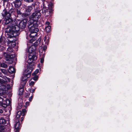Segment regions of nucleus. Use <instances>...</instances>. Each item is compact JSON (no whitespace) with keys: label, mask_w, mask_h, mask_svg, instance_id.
Returning <instances> with one entry per match:
<instances>
[{"label":"nucleus","mask_w":132,"mask_h":132,"mask_svg":"<svg viewBox=\"0 0 132 132\" xmlns=\"http://www.w3.org/2000/svg\"><path fill=\"white\" fill-rule=\"evenodd\" d=\"M39 71V70L38 69H36L35 71L32 74V75L33 76H34L36 74L38 73Z\"/></svg>","instance_id":"c756f323"},{"label":"nucleus","mask_w":132,"mask_h":132,"mask_svg":"<svg viewBox=\"0 0 132 132\" xmlns=\"http://www.w3.org/2000/svg\"><path fill=\"white\" fill-rule=\"evenodd\" d=\"M51 27L50 26H48L46 27L45 29L46 31L47 32H50L51 30Z\"/></svg>","instance_id":"b1692460"},{"label":"nucleus","mask_w":132,"mask_h":132,"mask_svg":"<svg viewBox=\"0 0 132 132\" xmlns=\"http://www.w3.org/2000/svg\"><path fill=\"white\" fill-rule=\"evenodd\" d=\"M19 131H16L15 132H18Z\"/></svg>","instance_id":"3c124183"},{"label":"nucleus","mask_w":132,"mask_h":132,"mask_svg":"<svg viewBox=\"0 0 132 132\" xmlns=\"http://www.w3.org/2000/svg\"><path fill=\"white\" fill-rule=\"evenodd\" d=\"M3 110L1 109H0V113H3Z\"/></svg>","instance_id":"37998d69"},{"label":"nucleus","mask_w":132,"mask_h":132,"mask_svg":"<svg viewBox=\"0 0 132 132\" xmlns=\"http://www.w3.org/2000/svg\"><path fill=\"white\" fill-rule=\"evenodd\" d=\"M26 111V110L25 109H22V112L20 111H18L16 115V118H19L21 115L23 116H24Z\"/></svg>","instance_id":"9b49d317"},{"label":"nucleus","mask_w":132,"mask_h":132,"mask_svg":"<svg viewBox=\"0 0 132 132\" xmlns=\"http://www.w3.org/2000/svg\"><path fill=\"white\" fill-rule=\"evenodd\" d=\"M5 82V81L3 80L0 79V86L3 85L2 84H3V83Z\"/></svg>","instance_id":"c9c22d12"},{"label":"nucleus","mask_w":132,"mask_h":132,"mask_svg":"<svg viewBox=\"0 0 132 132\" xmlns=\"http://www.w3.org/2000/svg\"><path fill=\"white\" fill-rule=\"evenodd\" d=\"M19 94L20 95H22L23 94V89L22 88H20L19 89Z\"/></svg>","instance_id":"bb28decb"},{"label":"nucleus","mask_w":132,"mask_h":132,"mask_svg":"<svg viewBox=\"0 0 132 132\" xmlns=\"http://www.w3.org/2000/svg\"><path fill=\"white\" fill-rule=\"evenodd\" d=\"M34 84H35L34 82L33 81H31L29 82V85L31 86H33V85Z\"/></svg>","instance_id":"7c9ffc66"},{"label":"nucleus","mask_w":132,"mask_h":132,"mask_svg":"<svg viewBox=\"0 0 132 132\" xmlns=\"http://www.w3.org/2000/svg\"><path fill=\"white\" fill-rule=\"evenodd\" d=\"M13 51V50L11 47H9L7 49V52L6 53L5 52L4 53V56H6L7 57H8L10 55V54Z\"/></svg>","instance_id":"f8f14e48"},{"label":"nucleus","mask_w":132,"mask_h":132,"mask_svg":"<svg viewBox=\"0 0 132 132\" xmlns=\"http://www.w3.org/2000/svg\"><path fill=\"white\" fill-rule=\"evenodd\" d=\"M29 59L28 60V62H31L33 61V60H35L37 59V56L35 55H30L29 56Z\"/></svg>","instance_id":"2eb2a0df"},{"label":"nucleus","mask_w":132,"mask_h":132,"mask_svg":"<svg viewBox=\"0 0 132 132\" xmlns=\"http://www.w3.org/2000/svg\"><path fill=\"white\" fill-rule=\"evenodd\" d=\"M23 117H21V121H23Z\"/></svg>","instance_id":"de8ad7c7"},{"label":"nucleus","mask_w":132,"mask_h":132,"mask_svg":"<svg viewBox=\"0 0 132 132\" xmlns=\"http://www.w3.org/2000/svg\"><path fill=\"white\" fill-rule=\"evenodd\" d=\"M39 50L40 55V56H44L45 51L43 50V49H42V47H40Z\"/></svg>","instance_id":"f3484780"},{"label":"nucleus","mask_w":132,"mask_h":132,"mask_svg":"<svg viewBox=\"0 0 132 132\" xmlns=\"http://www.w3.org/2000/svg\"><path fill=\"white\" fill-rule=\"evenodd\" d=\"M47 47H45L43 48L42 47V49H43V50H44L45 51V50H46V49Z\"/></svg>","instance_id":"c03bdc74"},{"label":"nucleus","mask_w":132,"mask_h":132,"mask_svg":"<svg viewBox=\"0 0 132 132\" xmlns=\"http://www.w3.org/2000/svg\"><path fill=\"white\" fill-rule=\"evenodd\" d=\"M35 89L31 88L30 90V92L32 93H33L35 91Z\"/></svg>","instance_id":"4c0bfd02"},{"label":"nucleus","mask_w":132,"mask_h":132,"mask_svg":"<svg viewBox=\"0 0 132 132\" xmlns=\"http://www.w3.org/2000/svg\"><path fill=\"white\" fill-rule=\"evenodd\" d=\"M34 37L35 36L32 37H33L30 39L29 42V43H32L34 41L35 39Z\"/></svg>","instance_id":"cd10ccee"},{"label":"nucleus","mask_w":132,"mask_h":132,"mask_svg":"<svg viewBox=\"0 0 132 132\" xmlns=\"http://www.w3.org/2000/svg\"><path fill=\"white\" fill-rule=\"evenodd\" d=\"M51 10L48 7L46 6L44 4L42 8V13L43 15L47 17L50 15Z\"/></svg>","instance_id":"39448f33"},{"label":"nucleus","mask_w":132,"mask_h":132,"mask_svg":"<svg viewBox=\"0 0 132 132\" xmlns=\"http://www.w3.org/2000/svg\"><path fill=\"white\" fill-rule=\"evenodd\" d=\"M4 79L5 80H3L5 81V82L3 83V84L5 83L6 82H7L8 81L9 82L10 81V79L9 78H7L6 77H5Z\"/></svg>","instance_id":"393cba45"},{"label":"nucleus","mask_w":132,"mask_h":132,"mask_svg":"<svg viewBox=\"0 0 132 132\" xmlns=\"http://www.w3.org/2000/svg\"><path fill=\"white\" fill-rule=\"evenodd\" d=\"M22 108V105L21 104L20 105H19L18 106V108L19 109H20Z\"/></svg>","instance_id":"79ce46f5"},{"label":"nucleus","mask_w":132,"mask_h":132,"mask_svg":"<svg viewBox=\"0 0 132 132\" xmlns=\"http://www.w3.org/2000/svg\"><path fill=\"white\" fill-rule=\"evenodd\" d=\"M6 122L4 118H0V124H4Z\"/></svg>","instance_id":"5701e85b"},{"label":"nucleus","mask_w":132,"mask_h":132,"mask_svg":"<svg viewBox=\"0 0 132 132\" xmlns=\"http://www.w3.org/2000/svg\"><path fill=\"white\" fill-rule=\"evenodd\" d=\"M32 9L33 8L31 6H29L27 7L24 16H26L30 15V12Z\"/></svg>","instance_id":"9d476101"},{"label":"nucleus","mask_w":132,"mask_h":132,"mask_svg":"<svg viewBox=\"0 0 132 132\" xmlns=\"http://www.w3.org/2000/svg\"><path fill=\"white\" fill-rule=\"evenodd\" d=\"M2 15L3 16L5 17L4 19L5 24H7L9 23L12 22V24L13 25V22H14L12 21V19L10 18L11 14L8 13L6 10H4L3 11Z\"/></svg>","instance_id":"7ed1b4c3"},{"label":"nucleus","mask_w":132,"mask_h":132,"mask_svg":"<svg viewBox=\"0 0 132 132\" xmlns=\"http://www.w3.org/2000/svg\"><path fill=\"white\" fill-rule=\"evenodd\" d=\"M46 24L48 25V26L50 24V23L49 22H46Z\"/></svg>","instance_id":"49530a36"},{"label":"nucleus","mask_w":132,"mask_h":132,"mask_svg":"<svg viewBox=\"0 0 132 132\" xmlns=\"http://www.w3.org/2000/svg\"><path fill=\"white\" fill-rule=\"evenodd\" d=\"M26 105V106H28L29 104V102H26L25 103Z\"/></svg>","instance_id":"a19ab883"},{"label":"nucleus","mask_w":132,"mask_h":132,"mask_svg":"<svg viewBox=\"0 0 132 132\" xmlns=\"http://www.w3.org/2000/svg\"><path fill=\"white\" fill-rule=\"evenodd\" d=\"M1 66L2 67L4 68H6L7 67V65L4 63L1 64Z\"/></svg>","instance_id":"c85d7f7f"},{"label":"nucleus","mask_w":132,"mask_h":132,"mask_svg":"<svg viewBox=\"0 0 132 132\" xmlns=\"http://www.w3.org/2000/svg\"><path fill=\"white\" fill-rule=\"evenodd\" d=\"M34 77L33 78V79L35 80H37L38 78V77L37 76L35 75Z\"/></svg>","instance_id":"f704fd0d"},{"label":"nucleus","mask_w":132,"mask_h":132,"mask_svg":"<svg viewBox=\"0 0 132 132\" xmlns=\"http://www.w3.org/2000/svg\"><path fill=\"white\" fill-rule=\"evenodd\" d=\"M16 118V120L14 125V127L15 129H16V131H19L21 128V125L20 124L19 118Z\"/></svg>","instance_id":"6e6552de"},{"label":"nucleus","mask_w":132,"mask_h":132,"mask_svg":"<svg viewBox=\"0 0 132 132\" xmlns=\"http://www.w3.org/2000/svg\"><path fill=\"white\" fill-rule=\"evenodd\" d=\"M33 97L32 96H31L30 97L29 99V101L31 102L32 99Z\"/></svg>","instance_id":"ea45409f"},{"label":"nucleus","mask_w":132,"mask_h":132,"mask_svg":"<svg viewBox=\"0 0 132 132\" xmlns=\"http://www.w3.org/2000/svg\"><path fill=\"white\" fill-rule=\"evenodd\" d=\"M1 72L4 74H6V71L4 69H1Z\"/></svg>","instance_id":"72a5a7b5"},{"label":"nucleus","mask_w":132,"mask_h":132,"mask_svg":"<svg viewBox=\"0 0 132 132\" xmlns=\"http://www.w3.org/2000/svg\"><path fill=\"white\" fill-rule=\"evenodd\" d=\"M17 13L18 15L21 14L22 13L20 10H19L18 9H17Z\"/></svg>","instance_id":"e433bc0d"},{"label":"nucleus","mask_w":132,"mask_h":132,"mask_svg":"<svg viewBox=\"0 0 132 132\" xmlns=\"http://www.w3.org/2000/svg\"><path fill=\"white\" fill-rule=\"evenodd\" d=\"M4 85L5 86L6 88L7 89V90L8 89H10L11 88L9 84L5 85Z\"/></svg>","instance_id":"473e14b6"},{"label":"nucleus","mask_w":132,"mask_h":132,"mask_svg":"<svg viewBox=\"0 0 132 132\" xmlns=\"http://www.w3.org/2000/svg\"><path fill=\"white\" fill-rule=\"evenodd\" d=\"M12 32V34L13 36H9V37H7V39L9 42L10 43H12L11 45L12 46L14 47L16 45L15 43V41L16 40L15 39L14 40H12V38L13 39L14 38H15V37L17 36L18 34L16 33L15 34V33H14V32Z\"/></svg>","instance_id":"423d86ee"},{"label":"nucleus","mask_w":132,"mask_h":132,"mask_svg":"<svg viewBox=\"0 0 132 132\" xmlns=\"http://www.w3.org/2000/svg\"><path fill=\"white\" fill-rule=\"evenodd\" d=\"M24 1H25L28 2H30L33 1V0H24Z\"/></svg>","instance_id":"58836bf2"},{"label":"nucleus","mask_w":132,"mask_h":132,"mask_svg":"<svg viewBox=\"0 0 132 132\" xmlns=\"http://www.w3.org/2000/svg\"><path fill=\"white\" fill-rule=\"evenodd\" d=\"M44 56H42L41 57L40 59V62L41 63H43L44 61Z\"/></svg>","instance_id":"2f4dec72"},{"label":"nucleus","mask_w":132,"mask_h":132,"mask_svg":"<svg viewBox=\"0 0 132 132\" xmlns=\"http://www.w3.org/2000/svg\"><path fill=\"white\" fill-rule=\"evenodd\" d=\"M33 20H29L28 22V27L29 30L31 32V37L35 36L37 35V33L39 29L37 28V25L35 23H33Z\"/></svg>","instance_id":"f03ea898"},{"label":"nucleus","mask_w":132,"mask_h":132,"mask_svg":"<svg viewBox=\"0 0 132 132\" xmlns=\"http://www.w3.org/2000/svg\"><path fill=\"white\" fill-rule=\"evenodd\" d=\"M43 2H44L46 0H41Z\"/></svg>","instance_id":"09e8293b"},{"label":"nucleus","mask_w":132,"mask_h":132,"mask_svg":"<svg viewBox=\"0 0 132 132\" xmlns=\"http://www.w3.org/2000/svg\"><path fill=\"white\" fill-rule=\"evenodd\" d=\"M9 73H13L15 72V69L12 67H10L8 70Z\"/></svg>","instance_id":"6ab92c4d"},{"label":"nucleus","mask_w":132,"mask_h":132,"mask_svg":"<svg viewBox=\"0 0 132 132\" xmlns=\"http://www.w3.org/2000/svg\"><path fill=\"white\" fill-rule=\"evenodd\" d=\"M41 40V38H39L38 40L36 41L34 44V45H33L35 46L36 47L37 45L39 44Z\"/></svg>","instance_id":"4be33fe9"},{"label":"nucleus","mask_w":132,"mask_h":132,"mask_svg":"<svg viewBox=\"0 0 132 132\" xmlns=\"http://www.w3.org/2000/svg\"><path fill=\"white\" fill-rule=\"evenodd\" d=\"M36 47L32 45L28 47L27 49V52L31 53L33 52L36 50Z\"/></svg>","instance_id":"4468645a"},{"label":"nucleus","mask_w":132,"mask_h":132,"mask_svg":"<svg viewBox=\"0 0 132 132\" xmlns=\"http://www.w3.org/2000/svg\"><path fill=\"white\" fill-rule=\"evenodd\" d=\"M44 41L45 42V43L48 44L49 42V38L48 36H45Z\"/></svg>","instance_id":"aec40b11"},{"label":"nucleus","mask_w":132,"mask_h":132,"mask_svg":"<svg viewBox=\"0 0 132 132\" xmlns=\"http://www.w3.org/2000/svg\"><path fill=\"white\" fill-rule=\"evenodd\" d=\"M4 101H3V99L2 98L0 97V105L2 106L3 105Z\"/></svg>","instance_id":"a878e982"},{"label":"nucleus","mask_w":132,"mask_h":132,"mask_svg":"<svg viewBox=\"0 0 132 132\" xmlns=\"http://www.w3.org/2000/svg\"><path fill=\"white\" fill-rule=\"evenodd\" d=\"M0 94L3 95L6 93L7 91V89L4 85H2L0 86Z\"/></svg>","instance_id":"1a4fd4ad"},{"label":"nucleus","mask_w":132,"mask_h":132,"mask_svg":"<svg viewBox=\"0 0 132 132\" xmlns=\"http://www.w3.org/2000/svg\"><path fill=\"white\" fill-rule=\"evenodd\" d=\"M10 103V101L9 100L6 99L5 101H4V102L3 104L2 105V106L6 108L7 106L9 105Z\"/></svg>","instance_id":"dca6fc26"},{"label":"nucleus","mask_w":132,"mask_h":132,"mask_svg":"<svg viewBox=\"0 0 132 132\" xmlns=\"http://www.w3.org/2000/svg\"><path fill=\"white\" fill-rule=\"evenodd\" d=\"M3 40V39L2 38H0V43H1L2 42Z\"/></svg>","instance_id":"a18cd8bd"},{"label":"nucleus","mask_w":132,"mask_h":132,"mask_svg":"<svg viewBox=\"0 0 132 132\" xmlns=\"http://www.w3.org/2000/svg\"><path fill=\"white\" fill-rule=\"evenodd\" d=\"M1 20H0V22H1Z\"/></svg>","instance_id":"603ef678"},{"label":"nucleus","mask_w":132,"mask_h":132,"mask_svg":"<svg viewBox=\"0 0 132 132\" xmlns=\"http://www.w3.org/2000/svg\"><path fill=\"white\" fill-rule=\"evenodd\" d=\"M15 7H18L21 5V2L20 1L18 0H16L13 2Z\"/></svg>","instance_id":"a211bd4d"},{"label":"nucleus","mask_w":132,"mask_h":132,"mask_svg":"<svg viewBox=\"0 0 132 132\" xmlns=\"http://www.w3.org/2000/svg\"><path fill=\"white\" fill-rule=\"evenodd\" d=\"M4 0L5 1H8L9 0Z\"/></svg>","instance_id":"8fccbe9b"},{"label":"nucleus","mask_w":132,"mask_h":132,"mask_svg":"<svg viewBox=\"0 0 132 132\" xmlns=\"http://www.w3.org/2000/svg\"><path fill=\"white\" fill-rule=\"evenodd\" d=\"M33 69V68L32 67H27L24 72V75L25 76H27L28 77H30Z\"/></svg>","instance_id":"0eeeda50"},{"label":"nucleus","mask_w":132,"mask_h":132,"mask_svg":"<svg viewBox=\"0 0 132 132\" xmlns=\"http://www.w3.org/2000/svg\"><path fill=\"white\" fill-rule=\"evenodd\" d=\"M41 16V13L40 12V11L39 9H38L32 14L31 17L33 20H36L40 18Z\"/></svg>","instance_id":"20e7f679"},{"label":"nucleus","mask_w":132,"mask_h":132,"mask_svg":"<svg viewBox=\"0 0 132 132\" xmlns=\"http://www.w3.org/2000/svg\"><path fill=\"white\" fill-rule=\"evenodd\" d=\"M27 76H25L23 75V76L22 77L21 79V83L22 85V87H23L26 84L27 82V79L28 78Z\"/></svg>","instance_id":"ddd939ff"},{"label":"nucleus","mask_w":132,"mask_h":132,"mask_svg":"<svg viewBox=\"0 0 132 132\" xmlns=\"http://www.w3.org/2000/svg\"><path fill=\"white\" fill-rule=\"evenodd\" d=\"M6 129L3 126H0V132H5Z\"/></svg>","instance_id":"412c9836"},{"label":"nucleus","mask_w":132,"mask_h":132,"mask_svg":"<svg viewBox=\"0 0 132 132\" xmlns=\"http://www.w3.org/2000/svg\"><path fill=\"white\" fill-rule=\"evenodd\" d=\"M28 20L25 19L21 21L15 20L13 22V26L12 27V32L16 34L19 31L20 28L23 29L25 28L26 26Z\"/></svg>","instance_id":"f257e3e1"}]
</instances>
